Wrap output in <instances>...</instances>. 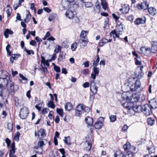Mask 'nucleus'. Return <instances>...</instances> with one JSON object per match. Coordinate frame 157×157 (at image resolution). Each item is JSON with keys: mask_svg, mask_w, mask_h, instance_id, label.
<instances>
[{"mask_svg": "<svg viewBox=\"0 0 157 157\" xmlns=\"http://www.w3.org/2000/svg\"><path fill=\"white\" fill-rule=\"evenodd\" d=\"M60 119L59 116H56L55 119V122L57 124L59 122Z\"/></svg>", "mask_w": 157, "mask_h": 157, "instance_id": "obj_62", "label": "nucleus"}, {"mask_svg": "<svg viewBox=\"0 0 157 157\" xmlns=\"http://www.w3.org/2000/svg\"><path fill=\"white\" fill-rule=\"evenodd\" d=\"M24 51H25V52L29 55H30L31 54H32L33 55L34 54V52L33 50H29L26 49L25 47L24 48Z\"/></svg>", "mask_w": 157, "mask_h": 157, "instance_id": "obj_42", "label": "nucleus"}, {"mask_svg": "<svg viewBox=\"0 0 157 157\" xmlns=\"http://www.w3.org/2000/svg\"><path fill=\"white\" fill-rule=\"evenodd\" d=\"M65 56V54L64 53H60L59 56L58 60H60V61H61L63 58H64Z\"/></svg>", "mask_w": 157, "mask_h": 157, "instance_id": "obj_47", "label": "nucleus"}, {"mask_svg": "<svg viewBox=\"0 0 157 157\" xmlns=\"http://www.w3.org/2000/svg\"><path fill=\"white\" fill-rule=\"evenodd\" d=\"M8 127L10 131H12L13 129V125L11 123H9L7 124Z\"/></svg>", "mask_w": 157, "mask_h": 157, "instance_id": "obj_58", "label": "nucleus"}, {"mask_svg": "<svg viewBox=\"0 0 157 157\" xmlns=\"http://www.w3.org/2000/svg\"><path fill=\"white\" fill-rule=\"evenodd\" d=\"M10 48V44H8L6 46V51L7 52V53L8 55L9 56L11 55V52L9 50V49Z\"/></svg>", "mask_w": 157, "mask_h": 157, "instance_id": "obj_50", "label": "nucleus"}, {"mask_svg": "<svg viewBox=\"0 0 157 157\" xmlns=\"http://www.w3.org/2000/svg\"><path fill=\"white\" fill-rule=\"evenodd\" d=\"M43 10L44 11L48 13H50L51 11V10L48 7H44L43 8Z\"/></svg>", "mask_w": 157, "mask_h": 157, "instance_id": "obj_60", "label": "nucleus"}, {"mask_svg": "<svg viewBox=\"0 0 157 157\" xmlns=\"http://www.w3.org/2000/svg\"><path fill=\"white\" fill-rule=\"evenodd\" d=\"M147 122L148 124L151 126L154 125L155 123L154 119L151 117L148 118L147 120Z\"/></svg>", "mask_w": 157, "mask_h": 157, "instance_id": "obj_28", "label": "nucleus"}, {"mask_svg": "<svg viewBox=\"0 0 157 157\" xmlns=\"http://www.w3.org/2000/svg\"><path fill=\"white\" fill-rule=\"evenodd\" d=\"M90 108L88 107L85 106L83 104H80L76 106L75 109V115L76 117H80L82 114H86L89 112Z\"/></svg>", "mask_w": 157, "mask_h": 157, "instance_id": "obj_2", "label": "nucleus"}, {"mask_svg": "<svg viewBox=\"0 0 157 157\" xmlns=\"http://www.w3.org/2000/svg\"><path fill=\"white\" fill-rule=\"evenodd\" d=\"M88 33V31L82 30L80 33V37L82 38H85L86 36V34Z\"/></svg>", "mask_w": 157, "mask_h": 157, "instance_id": "obj_34", "label": "nucleus"}, {"mask_svg": "<svg viewBox=\"0 0 157 157\" xmlns=\"http://www.w3.org/2000/svg\"><path fill=\"white\" fill-rule=\"evenodd\" d=\"M140 53L144 55L147 56L150 54L151 52L155 53V51H152L149 48L142 47L140 49Z\"/></svg>", "mask_w": 157, "mask_h": 157, "instance_id": "obj_7", "label": "nucleus"}, {"mask_svg": "<svg viewBox=\"0 0 157 157\" xmlns=\"http://www.w3.org/2000/svg\"><path fill=\"white\" fill-rule=\"evenodd\" d=\"M20 135V133L18 132H17L15 134L14 140L16 141H18L19 139Z\"/></svg>", "mask_w": 157, "mask_h": 157, "instance_id": "obj_46", "label": "nucleus"}, {"mask_svg": "<svg viewBox=\"0 0 157 157\" xmlns=\"http://www.w3.org/2000/svg\"><path fill=\"white\" fill-rule=\"evenodd\" d=\"M29 113L28 109L25 107L23 108L21 110L19 114L20 116L22 119H25L27 117Z\"/></svg>", "mask_w": 157, "mask_h": 157, "instance_id": "obj_8", "label": "nucleus"}, {"mask_svg": "<svg viewBox=\"0 0 157 157\" xmlns=\"http://www.w3.org/2000/svg\"><path fill=\"white\" fill-rule=\"evenodd\" d=\"M19 56V55H17V54H12L11 57L13 60H16L17 59V56Z\"/></svg>", "mask_w": 157, "mask_h": 157, "instance_id": "obj_61", "label": "nucleus"}, {"mask_svg": "<svg viewBox=\"0 0 157 157\" xmlns=\"http://www.w3.org/2000/svg\"><path fill=\"white\" fill-rule=\"evenodd\" d=\"M64 141L65 143L68 145H70L71 144L70 138V136L65 137L64 139Z\"/></svg>", "mask_w": 157, "mask_h": 157, "instance_id": "obj_33", "label": "nucleus"}, {"mask_svg": "<svg viewBox=\"0 0 157 157\" xmlns=\"http://www.w3.org/2000/svg\"><path fill=\"white\" fill-rule=\"evenodd\" d=\"M8 74L6 71L2 73L1 77H0V86L4 87L7 86L8 82L6 78L8 77Z\"/></svg>", "mask_w": 157, "mask_h": 157, "instance_id": "obj_4", "label": "nucleus"}, {"mask_svg": "<svg viewBox=\"0 0 157 157\" xmlns=\"http://www.w3.org/2000/svg\"><path fill=\"white\" fill-rule=\"evenodd\" d=\"M56 112L61 117L63 116V111L62 109H56Z\"/></svg>", "mask_w": 157, "mask_h": 157, "instance_id": "obj_39", "label": "nucleus"}, {"mask_svg": "<svg viewBox=\"0 0 157 157\" xmlns=\"http://www.w3.org/2000/svg\"><path fill=\"white\" fill-rule=\"evenodd\" d=\"M146 21V18L145 17L138 18L135 21V23L137 25H139L141 24L144 23Z\"/></svg>", "mask_w": 157, "mask_h": 157, "instance_id": "obj_17", "label": "nucleus"}, {"mask_svg": "<svg viewBox=\"0 0 157 157\" xmlns=\"http://www.w3.org/2000/svg\"><path fill=\"white\" fill-rule=\"evenodd\" d=\"M54 70L57 72H60V68L59 67L55 65L54 66Z\"/></svg>", "mask_w": 157, "mask_h": 157, "instance_id": "obj_53", "label": "nucleus"}, {"mask_svg": "<svg viewBox=\"0 0 157 157\" xmlns=\"http://www.w3.org/2000/svg\"><path fill=\"white\" fill-rule=\"evenodd\" d=\"M86 145H87V146L86 147V150H90L91 147L92 142V140L91 136H87L86 137Z\"/></svg>", "mask_w": 157, "mask_h": 157, "instance_id": "obj_10", "label": "nucleus"}, {"mask_svg": "<svg viewBox=\"0 0 157 157\" xmlns=\"http://www.w3.org/2000/svg\"><path fill=\"white\" fill-rule=\"evenodd\" d=\"M92 69L93 71L91 75V77L93 80H94L96 76L98 75L99 73V69L98 67L93 66Z\"/></svg>", "mask_w": 157, "mask_h": 157, "instance_id": "obj_11", "label": "nucleus"}, {"mask_svg": "<svg viewBox=\"0 0 157 157\" xmlns=\"http://www.w3.org/2000/svg\"><path fill=\"white\" fill-rule=\"evenodd\" d=\"M141 86V83L140 81L135 80L134 78H129L127 82L123 86L126 92L129 91L131 92L136 91L140 88Z\"/></svg>", "mask_w": 157, "mask_h": 157, "instance_id": "obj_1", "label": "nucleus"}, {"mask_svg": "<svg viewBox=\"0 0 157 157\" xmlns=\"http://www.w3.org/2000/svg\"><path fill=\"white\" fill-rule=\"evenodd\" d=\"M124 93H123L122 95V97L123 99H126L127 100H129L131 103H134L137 102L140 99V96L139 94L135 93L132 94L130 97L126 96L124 97Z\"/></svg>", "mask_w": 157, "mask_h": 157, "instance_id": "obj_3", "label": "nucleus"}, {"mask_svg": "<svg viewBox=\"0 0 157 157\" xmlns=\"http://www.w3.org/2000/svg\"><path fill=\"white\" fill-rule=\"evenodd\" d=\"M85 6L86 8H90L93 6L92 4L89 2H86L85 3Z\"/></svg>", "mask_w": 157, "mask_h": 157, "instance_id": "obj_49", "label": "nucleus"}, {"mask_svg": "<svg viewBox=\"0 0 157 157\" xmlns=\"http://www.w3.org/2000/svg\"><path fill=\"white\" fill-rule=\"evenodd\" d=\"M73 107L71 103L69 102H67L65 105V110L69 111L72 109Z\"/></svg>", "mask_w": 157, "mask_h": 157, "instance_id": "obj_26", "label": "nucleus"}, {"mask_svg": "<svg viewBox=\"0 0 157 157\" xmlns=\"http://www.w3.org/2000/svg\"><path fill=\"white\" fill-rule=\"evenodd\" d=\"M143 2L141 3L138 4L137 5V7L139 10L143 9L145 10H147L149 6V4L148 3L147 0H143Z\"/></svg>", "mask_w": 157, "mask_h": 157, "instance_id": "obj_6", "label": "nucleus"}, {"mask_svg": "<svg viewBox=\"0 0 157 157\" xmlns=\"http://www.w3.org/2000/svg\"><path fill=\"white\" fill-rule=\"evenodd\" d=\"M110 121L111 122H114L116 120V117L115 115H111L109 117Z\"/></svg>", "mask_w": 157, "mask_h": 157, "instance_id": "obj_44", "label": "nucleus"}, {"mask_svg": "<svg viewBox=\"0 0 157 157\" xmlns=\"http://www.w3.org/2000/svg\"><path fill=\"white\" fill-rule=\"evenodd\" d=\"M133 154L131 152L128 151L125 155V157H133Z\"/></svg>", "mask_w": 157, "mask_h": 157, "instance_id": "obj_52", "label": "nucleus"}, {"mask_svg": "<svg viewBox=\"0 0 157 157\" xmlns=\"http://www.w3.org/2000/svg\"><path fill=\"white\" fill-rule=\"evenodd\" d=\"M103 125L102 122L100 121H97L95 123L94 127L96 129H100L102 128Z\"/></svg>", "mask_w": 157, "mask_h": 157, "instance_id": "obj_21", "label": "nucleus"}, {"mask_svg": "<svg viewBox=\"0 0 157 157\" xmlns=\"http://www.w3.org/2000/svg\"><path fill=\"white\" fill-rule=\"evenodd\" d=\"M48 106L52 109H54L55 107V105L54 104L52 101H49L47 104Z\"/></svg>", "mask_w": 157, "mask_h": 157, "instance_id": "obj_36", "label": "nucleus"}, {"mask_svg": "<svg viewBox=\"0 0 157 157\" xmlns=\"http://www.w3.org/2000/svg\"><path fill=\"white\" fill-rule=\"evenodd\" d=\"M61 47L59 45H57L55 49L54 52L57 53L61 51Z\"/></svg>", "mask_w": 157, "mask_h": 157, "instance_id": "obj_48", "label": "nucleus"}, {"mask_svg": "<svg viewBox=\"0 0 157 157\" xmlns=\"http://www.w3.org/2000/svg\"><path fill=\"white\" fill-rule=\"evenodd\" d=\"M116 32L115 30H114L112 31L110 33V36H113V38L114 40H115V35Z\"/></svg>", "mask_w": 157, "mask_h": 157, "instance_id": "obj_51", "label": "nucleus"}, {"mask_svg": "<svg viewBox=\"0 0 157 157\" xmlns=\"http://www.w3.org/2000/svg\"><path fill=\"white\" fill-rule=\"evenodd\" d=\"M57 14L56 13H52L51 14L48 18V20L50 21H53L55 20Z\"/></svg>", "mask_w": 157, "mask_h": 157, "instance_id": "obj_29", "label": "nucleus"}, {"mask_svg": "<svg viewBox=\"0 0 157 157\" xmlns=\"http://www.w3.org/2000/svg\"><path fill=\"white\" fill-rule=\"evenodd\" d=\"M101 4L102 6V8L104 10H106L107 8V6L106 2L104 0H101Z\"/></svg>", "mask_w": 157, "mask_h": 157, "instance_id": "obj_35", "label": "nucleus"}, {"mask_svg": "<svg viewBox=\"0 0 157 157\" xmlns=\"http://www.w3.org/2000/svg\"><path fill=\"white\" fill-rule=\"evenodd\" d=\"M149 107L147 104H145L142 106L140 105H136L133 107V110L136 112H140L142 111V110H145L149 109Z\"/></svg>", "mask_w": 157, "mask_h": 157, "instance_id": "obj_5", "label": "nucleus"}, {"mask_svg": "<svg viewBox=\"0 0 157 157\" xmlns=\"http://www.w3.org/2000/svg\"><path fill=\"white\" fill-rule=\"evenodd\" d=\"M15 148H11L9 154V157H16L14 155V154L15 152Z\"/></svg>", "mask_w": 157, "mask_h": 157, "instance_id": "obj_37", "label": "nucleus"}, {"mask_svg": "<svg viewBox=\"0 0 157 157\" xmlns=\"http://www.w3.org/2000/svg\"><path fill=\"white\" fill-rule=\"evenodd\" d=\"M30 8L32 10H34L35 13L36 12V10L34 4V3H32L30 5Z\"/></svg>", "mask_w": 157, "mask_h": 157, "instance_id": "obj_54", "label": "nucleus"}, {"mask_svg": "<svg viewBox=\"0 0 157 157\" xmlns=\"http://www.w3.org/2000/svg\"><path fill=\"white\" fill-rule=\"evenodd\" d=\"M21 5H19V3L14 4L13 6V8L14 10H16L18 7L21 6Z\"/></svg>", "mask_w": 157, "mask_h": 157, "instance_id": "obj_59", "label": "nucleus"}, {"mask_svg": "<svg viewBox=\"0 0 157 157\" xmlns=\"http://www.w3.org/2000/svg\"><path fill=\"white\" fill-rule=\"evenodd\" d=\"M128 128V127L126 124H124L122 128L123 131L125 132Z\"/></svg>", "mask_w": 157, "mask_h": 157, "instance_id": "obj_57", "label": "nucleus"}, {"mask_svg": "<svg viewBox=\"0 0 157 157\" xmlns=\"http://www.w3.org/2000/svg\"><path fill=\"white\" fill-rule=\"evenodd\" d=\"M152 42V46L151 49L152 51L154 50L155 52L157 50V41H154Z\"/></svg>", "mask_w": 157, "mask_h": 157, "instance_id": "obj_31", "label": "nucleus"}, {"mask_svg": "<svg viewBox=\"0 0 157 157\" xmlns=\"http://www.w3.org/2000/svg\"><path fill=\"white\" fill-rule=\"evenodd\" d=\"M45 145L44 142L42 140H39L38 142V146L42 148Z\"/></svg>", "mask_w": 157, "mask_h": 157, "instance_id": "obj_45", "label": "nucleus"}, {"mask_svg": "<svg viewBox=\"0 0 157 157\" xmlns=\"http://www.w3.org/2000/svg\"><path fill=\"white\" fill-rule=\"evenodd\" d=\"M13 33V32L10 29H6L4 33V36L6 38H7L9 37V34L11 35Z\"/></svg>", "mask_w": 157, "mask_h": 157, "instance_id": "obj_27", "label": "nucleus"}, {"mask_svg": "<svg viewBox=\"0 0 157 157\" xmlns=\"http://www.w3.org/2000/svg\"><path fill=\"white\" fill-rule=\"evenodd\" d=\"M97 56V59L96 60V61H95V60L93 61L94 63H93V66H94V67H96V66H97L98 64V63L99 61L100 58H99V57L98 56V55Z\"/></svg>", "mask_w": 157, "mask_h": 157, "instance_id": "obj_43", "label": "nucleus"}, {"mask_svg": "<svg viewBox=\"0 0 157 157\" xmlns=\"http://www.w3.org/2000/svg\"><path fill=\"white\" fill-rule=\"evenodd\" d=\"M129 104H130L129 103L127 102L124 103L123 104V105L124 107L128 109H130L131 108V107L129 105Z\"/></svg>", "mask_w": 157, "mask_h": 157, "instance_id": "obj_41", "label": "nucleus"}, {"mask_svg": "<svg viewBox=\"0 0 157 157\" xmlns=\"http://www.w3.org/2000/svg\"><path fill=\"white\" fill-rule=\"evenodd\" d=\"M89 86V83L88 82H85L83 85V86L84 88L88 87Z\"/></svg>", "mask_w": 157, "mask_h": 157, "instance_id": "obj_63", "label": "nucleus"}, {"mask_svg": "<svg viewBox=\"0 0 157 157\" xmlns=\"http://www.w3.org/2000/svg\"><path fill=\"white\" fill-rule=\"evenodd\" d=\"M82 65H84V67H88L89 66V62L87 61L83 63Z\"/></svg>", "mask_w": 157, "mask_h": 157, "instance_id": "obj_56", "label": "nucleus"}, {"mask_svg": "<svg viewBox=\"0 0 157 157\" xmlns=\"http://www.w3.org/2000/svg\"><path fill=\"white\" fill-rule=\"evenodd\" d=\"M131 146L129 142L125 144L123 146V148L125 150H126L128 149H129L130 148Z\"/></svg>", "mask_w": 157, "mask_h": 157, "instance_id": "obj_38", "label": "nucleus"}, {"mask_svg": "<svg viewBox=\"0 0 157 157\" xmlns=\"http://www.w3.org/2000/svg\"><path fill=\"white\" fill-rule=\"evenodd\" d=\"M90 90L92 93L94 95L96 94L98 91V87L95 85L94 80H93L90 81Z\"/></svg>", "mask_w": 157, "mask_h": 157, "instance_id": "obj_9", "label": "nucleus"}, {"mask_svg": "<svg viewBox=\"0 0 157 157\" xmlns=\"http://www.w3.org/2000/svg\"><path fill=\"white\" fill-rule=\"evenodd\" d=\"M108 43L107 39L105 38H103L101 40V41L98 43V45L102 47Z\"/></svg>", "mask_w": 157, "mask_h": 157, "instance_id": "obj_25", "label": "nucleus"}, {"mask_svg": "<svg viewBox=\"0 0 157 157\" xmlns=\"http://www.w3.org/2000/svg\"><path fill=\"white\" fill-rule=\"evenodd\" d=\"M16 19L17 20L16 21H17V20H19L20 21L22 20V19H21V17L20 14L18 13H17V14Z\"/></svg>", "mask_w": 157, "mask_h": 157, "instance_id": "obj_64", "label": "nucleus"}, {"mask_svg": "<svg viewBox=\"0 0 157 157\" xmlns=\"http://www.w3.org/2000/svg\"><path fill=\"white\" fill-rule=\"evenodd\" d=\"M10 89L11 91V95L13 96L15 92L17 91L19 89V87L17 85H14V84L13 82H11L10 83Z\"/></svg>", "mask_w": 157, "mask_h": 157, "instance_id": "obj_12", "label": "nucleus"}, {"mask_svg": "<svg viewBox=\"0 0 157 157\" xmlns=\"http://www.w3.org/2000/svg\"><path fill=\"white\" fill-rule=\"evenodd\" d=\"M88 42L87 40L82 39H79L78 41V43H79L81 45L84 47H85L86 46Z\"/></svg>", "mask_w": 157, "mask_h": 157, "instance_id": "obj_24", "label": "nucleus"}, {"mask_svg": "<svg viewBox=\"0 0 157 157\" xmlns=\"http://www.w3.org/2000/svg\"><path fill=\"white\" fill-rule=\"evenodd\" d=\"M77 43L75 42L73 43L71 46V48L73 51H75L77 48Z\"/></svg>", "mask_w": 157, "mask_h": 157, "instance_id": "obj_40", "label": "nucleus"}, {"mask_svg": "<svg viewBox=\"0 0 157 157\" xmlns=\"http://www.w3.org/2000/svg\"><path fill=\"white\" fill-rule=\"evenodd\" d=\"M37 135L38 137L40 138L45 137L46 136L45 130L43 128L40 129L38 131Z\"/></svg>", "mask_w": 157, "mask_h": 157, "instance_id": "obj_15", "label": "nucleus"}, {"mask_svg": "<svg viewBox=\"0 0 157 157\" xmlns=\"http://www.w3.org/2000/svg\"><path fill=\"white\" fill-rule=\"evenodd\" d=\"M129 8L128 5L124 4L122 6V8L120 9L121 11H122V13H126L129 11Z\"/></svg>", "mask_w": 157, "mask_h": 157, "instance_id": "obj_19", "label": "nucleus"}, {"mask_svg": "<svg viewBox=\"0 0 157 157\" xmlns=\"http://www.w3.org/2000/svg\"><path fill=\"white\" fill-rule=\"evenodd\" d=\"M85 121L86 124L88 126H92L93 123V120L92 118L89 116H87L85 119Z\"/></svg>", "mask_w": 157, "mask_h": 157, "instance_id": "obj_18", "label": "nucleus"}, {"mask_svg": "<svg viewBox=\"0 0 157 157\" xmlns=\"http://www.w3.org/2000/svg\"><path fill=\"white\" fill-rule=\"evenodd\" d=\"M114 157H124L123 153L120 151H116L114 154Z\"/></svg>", "mask_w": 157, "mask_h": 157, "instance_id": "obj_30", "label": "nucleus"}, {"mask_svg": "<svg viewBox=\"0 0 157 157\" xmlns=\"http://www.w3.org/2000/svg\"><path fill=\"white\" fill-rule=\"evenodd\" d=\"M28 13L26 14V18L24 19V21L26 23H28L30 21L31 18V15L29 11L27 12Z\"/></svg>", "mask_w": 157, "mask_h": 157, "instance_id": "obj_32", "label": "nucleus"}, {"mask_svg": "<svg viewBox=\"0 0 157 157\" xmlns=\"http://www.w3.org/2000/svg\"><path fill=\"white\" fill-rule=\"evenodd\" d=\"M150 107L151 109H155L157 108V99H153L149 101Z\"/></svg>", "mask_w": 157, "mask_h": 157, "instance_id": "obj_13", "label": "nucleus"}, {"mask_svg": "<svg viewBox=\"0 0 157 157\" xmlns=\"http://www.w3.org/2000/svg\"><path fill=\"white\" fill-rule=\"evenodd\" d=\"M100 6L99 2L97 1L95 6L93 8V12L94 13H98L100 12Z\"/></svg>", "mask_w": 157, "mask_h": 157, "instance_id": "obj_20", "label": "nucleus"}, {"mask_svg": "<svg viewBox=\"0 0 157 157\" xmlns=\"http://www.w3.org/2000/svg\"><path fill=\"white\" fill-rule=\"evenodd\" d=\"M48 111L49 109L47 108H44L42 110V114H46Z\"/></svg>", "mask_w": 157, "mask_h": 157, "instance_id": "obj_55", "label": "nucleus"}, {"mask_svg": "<svg viewBox=\"0 0 157 157\" xmlns=\"http://www.w3.org/2000/svg\"><path fill=\"white\" fill-rule=\"evenodd\" d=\"M149 14L151 16H154L157 13L156 9L153 7H148L147 9Z\"/></svg>", "mask_w": 157, "mask_h": 157, "instance_id": "obj_16", "label": "nucleus"}, {"mask_svg": "<svg viewBox=\"0 0 157 157\" xmlns=\"http://www.w3.org/2000/svg\"><path fill=\"white\" fill-rule=\"evenodd\" d=\"M148 106L149 107V109H147L145 110H142V111L146 116H149L152 113L151 108L149 105H148Z\"/></svg>", "mask_w": 157, "mask_h": 157, "instance_id": "obj_23", "label": "nucleus"}, {"mask_svg": "<svg viewBox=\"0 0 157 157\" xmlns=\"http://www.w3.org/2000/svg\"><path fill=\"white\" fill-rule=\"evenodd\" d=\"M66 15L67 17L70 19H72L73 18L74 16L73 12L70 10H67L66 13Z\"/></svg>", "mask_w": 157, "mask_h": 157, "instance_id": "obj_22", "label": "nucleus"}, {"mask_svg": "<svg viewBox=\"0 0 157 157\" xmlns=\"http://www.w3.org/2000/svg\"><path fill=\"white\" fill-rule=\"evenodd\" d=\"M135 74L137 78L140 79L143 77L144 73L143 71H141L140 70L136 69L135 72Z\"/></svg>", "mask_w": 157, "mask_h": 157, "instance_id": "obj_14", "label": "nucleus"}]
</instances>
